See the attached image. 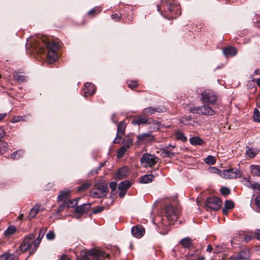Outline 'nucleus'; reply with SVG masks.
<instances>
[{"label":"nucleus","mask_w":260,"mask_h":260,"mask_svg":"<svg viewBox=\"0 0 260 260\" xmlns=\"http://www.w3.org/2000/svg\"><path fill=\"white\" fill-rule=\"evenodd\" d=\"M29 46L31 48L32 51L38 53H44L46 47L48 51L46 57V61L48 63H53L58 58L56 51L58 49V45L53 41L48 42L46 37L38 38V40H34L31 42L30 41H28L26 47Z\"/></svg>","instance_id":"nucleus-1"},{"label":"nucleus","mask_w":260,"mask_h":260,"mask_svg":"<svg viewBox=\"0 0 260 260\" xmlns=\"http://www.w3.org/2000/svg\"><path fill=\"white\" fill-rule=\"evenodd\" d=\"M157 10L165 18L171 19L177 18L181 14L180 7L176 0H162L157 5Z\"/></svg>","instance_id":"nucleus-2"},{"label":"nucleus","mask_w":260,"mask_h":260,"mask_svg":"<svg viewBox=\"0 0 260 260\" xmlns=\"http://www.w3.org/2000/svg\"><path fill=\"white\" fill-rule=\"evenodd\" d=\"M45 231V229H41L38 238H37L35 241H34V239L35 238L34 234H29L19 246V248L20 251L24 252L27 249H29L30 254H32L38 248L41 242V240L44 236Z\"/></svg>","instance_id":"nucleus-3"},{"label":"nucleus","mask_w":260,"mask_h":260,"mask_svg":"<svg viewBox=\"0 0 260 260\" xmlns=\"http://www.w3.org/2000/svg\"><path fill=\"white\" fill-rule=\"evenodd\" d=\"M101 257H105V253L100 249L95 248L85 252L78 260H99Z\"/></svg>","instance_id":"nucleus-4"},{"label":"nucleus","mask_w":260,"mask_h":260,"mask_svg":"<svg viewBox=\"0 0 260 260\" xmlns=\"http://www.w3.org/2000/svg\"><path fill=\"white\" fill-rule=\"evenodd\" d=\"M217 100L215 93L210 90H205L201 94V100L204 104H214Z\"/></svg>","instance_id":"nucleus-5"},{"label":"nucleus","mask_w":260,"mask_h":260,"mask_svg":"<svg viewBox=\"0 0 260 260\" xmlns=\"http://www.w3.org/2000/svg\"><path fill=\"white\" fill-rule=\"evenodd\" d=\"M158 158L150 153L144 154L140 159L141 164L145 168L151 167L157 161Z\"/></svg>","instance_id":"nucleus-6"},{"label":"nucleus","mask_w":260,"mask_h":260,"mask_svg":"<svg viewBox=\"0 0 260 260\" xmlns=\"http://www.w3.org/2000/svg\"><path fill=\"white\" fill-rule=\"evenodd\" d=\"M165 213L167 219L170 221L169 224H172L171 222L176 220L178 218L177 209L171 205H167L166 207Z\"/></svg>","instance_id":"nucleus-7"},{"label":"nucleus","mask_w":260,"mask_h":260,"mask_svg":"<svg viewBox=\"0 0 260 260\" xmlns=\"http://www.w3.org/2000/svg\"><path fill=\"white\" fill-rule=\"evenodd\" d=\"M108 192L107 186L100 185L90 191V195L94 198H102L106 196Z\"/></svg>","instance_id":"nucleus-8"},{"label":"nucleus","mask_w":260,"mask_h":260,"mask_svg":"<svg viewBox=\"0 0 260 260\" xmlns=\"http://www.w3.org/2000/svg\"><path fill=\"white\" fill-rule=\"evenodd\" d=\"M221 205V201L219 198L215 197L209 198L206 201V206L213 210H218Z\"/></svg>","instance_id":"nucleus-9"},{"label":"nucleus","mask_w":260,"mask_h":260,"mask_svg":"<svg viewBox=\"0 0 260 260\" xmlns=\"http://www.w3.org/2000/svg\"><path fill=\"white\" fill-rule=\"evenodd\" d=\"M154 141V136L150 133H143L137 136V142L139 145H147Z\"/></svg>","instance_id":"nucleus-10"},{"label":"nucleus","mask_w":260,"mask_h":260,"mask_svg":"<svg viewBox=\"0 0 260 260\" xmlns=\"http://www.w3.org/2000/svg\"><path fill=\"white\" fill-rule=\"evenodd\" d=\"M241 173L236 169H230L223 170L220 174V176L225 179H232L239 177Z\"/></svg>","instance_id":"nucleus-11"},{"label":"nucleus","mask_w":260,"mask_h":260,"mask_svg":"<svg viewBox=\"0 0 260 260\" xmlns=\"http://www.w3.org/2000/svg\"><path fill=\"white\" fill-rule=\"evenodd\" d=\"M126 127V123L124 121H121L118 125L117 128V135L114 143H119L120 140L124 135Z\"/></svg>","instance_id":"nucleus-12"},{"label":"nucleus","mask_w":260,"mask_h":260,"mask_svg":"<svg viewBox=\"0 0 260 260\" xmlns=\"http://www.w3.org/2000/svg\"><path fill=\"white\" fill-rule=\"evenodd\" d=\"M90 203L83 204L81 206H77L75 208L76 215H75L76 218H79L84 213L86 212L90 208Z\"/></svg>","instance_id":"nucleus-13"},{"label":"nucleus","mask_w":260,"mask_h":260,"mask_svg":"<svg viewBox=\"0 0 260 260\" xmlns=\"http://www.w3.org/2000/svg\"><path fill=\"white\" fill-rule=\"evenodd\" d=\"M131 232L133 236L140 238L144 235L145 229L142 225H137L132 228Z\"/></svg>","instance_id":"nucleus-14"},{"label":"nucleus","mask_w":260,"mask_h":260,"mask_svg":"<svg viewBox=\"0 0 260 260\" xmlns=\"http://www.w3.org/2000/svg\"><path fill=\"white\" fill-rule=\"evenodd\" d=\"M95 90V88L93 84L91 83L87 82L84 85L83 92L85 96L92 95Z\"/></svg>","instance_id":"nucleus-15"},{"label":"nucleus","mask_w":260,"mask_h":260,"mask_svg":"<svg viewBox=\"0 0 260 260\" xmlns=\"http://www.w3.org/2000/svg\"><path fill=\"white\" fill-rule=\"evenodd\" d=\"M129 174V169L126 167H123L119 169L116 174V178L117 179H122L126 177Z\"/></svg>","instance_id":"nucleus-16"},{"label":"nucleus","mask_w":260,"mask_h":260,"mask_svg":"<svg viewBox=\"0 0 260 260\" xmlns=\"http://www.w3.org/2000/svg\"><path fill=\"white\" fill-rule=\"evenodd\" d=\"M249 254L247 251H242L236 255L231 256L228 260H243L248 258Z\"/></svg>","instance_id":"nucleus-17"},{"label":"nucleus","mask_w":260,"mask_h":260,"mask_svg":"<svg viewBox=\"0 0 260 260\" xmlns=\"http://www.w3.org/2000/svg\"><path fill=\"white\" fill-rule=\"evenodd\" d=\"M147 123L150 124L151 121H149V119L145 117H142L141 116H138L135 117L132 121V124L133 125L145 124Z\"/></svg>","instance_id":"nucleus-18"},{"label":"nucleus","mask_w":260,"mask_h":260,"mask_svg":"<svg viewBox=\"0 0 260 260\" xmlns=\"http://www.w3.org/2000/svg\"><path fill=\"white\" fill-rule=\"evenodd\" d=\"M164 109L160 108L150 107L145 108L143 111L144 115H150L155 112H162Z\"/></svg>","instance_id":"nucleus-19"},{"label":"nucleus","mask_w":260,"mask_h":260,"mask_svg":"<svg viewBox=\"0 0 260 260\" xmlns=\"http://www.w3.org/2000/svg\"><path fill=\"white\" fill-rule=\"evenodd\" d=\"M214 114V111L209 106L203 105L201 106V114L207 116H212Z\"/></svg>","instance_id":"nucleus-20"},{"label":"nucleus","mask_w":260,"mask_h":260,"mask_svg":"<svg viewBox=\"0 0 260 260\" xmlns=\"http://www.w3.org/2000/svg\"><path fill=\"white\" fill-rule=\"evenodd\" d=\"M249 169L252 176L260 178V165H251Z\"/></svg>","instance_id":"nucleus-21"},{"label":"nucleus","mask_w":260,"mask_h":260,"mask_svg":"<svg viewBox=\"0 0 260 260\" xmlns=\"http://www.w3.org/2000/svg\"><path fill=\"white\" fill-rule=\"evenodd\" d=\"M254 237H255L257 240H260V230H256L254 234L250 233L246 236H245L243 240L246 242H248L252 239Z\"/></svg>","instance_id":"nucleus-22"},{"label":"nucleus","mask_w":260,"mask_h":260,"mask_svg":"<svg viewBox=\"0 0 260 260\" xmlns=\"http://www.w3.org/2000/svg\"><path fill=\"white\" fill-rule=\"evenodd\" d=\"M71 191L68 189H65L64 190L60 192L58 196V200L59 201H65L67 200L70 196Z\"/></svg>","instance_id":"nucleus-23"},{"label":"nucleus","mask_w":260,"mask_h":260,"mask_svg":"<svg viewBox=\"0 0 260 260\" xmlns=\"http://www.w3.org/2000/svg\"><path fill=\"white\" fill-rule=\"evenodd\" d=\"M154 178L152 174L145 175L139 178V182L141 183H148L152 182Z\"/></svg>","instance_id":"nucleus-24"},{"label":"nucleus","mask_w":260,"mask_h":260,"mask_svg":"<svg viewBox=\"0 0 260 260\" xmlns=\"http://www.w3.org/2000/svg\"><path fill=\"white\" fill-rule=\"evenodd\" d=\"M223 53L226 57L233 56L236 54L237 51L235 48L229 47L223 50Z\"/></svg>","instance_id":"nucleus-25"},{"label":"nucleus","mask_w":260,"mask_h":260,"mask_svg":"<svg viewBox=\"0 0 260 260\" xmlns=\"http://www.w3.org/2000/svg\"><path fill=\"white\" fill-rule=\"evenodd\" d=\"M258 153V150L252 147H247L246 148V153L249 157H254Z\"/></svg>","instance_id":"nucleus-26"},{"label":"nucleus","mask_w":260,"mask_h":260,"mask_svg":"<svg viewBox=\"0 0 260 260\" xmlns=\"http://www.w3.org/2000/svg\"><path fill=\"white\" fill-rule=\"evenodd\" d=\"M190 143L193 145H202L204 141L202 139L198 137H193L189 139Z\"/></svg>","instance_id":"nucleus-27"},{"label":"nucleus","mask_w":260,"mask_h":260,"mask_svg":"<svg viewBox=\"0 0 260 260\" xmlns=\"http://www.w3.org/2000/svg\"><path fill=\"white\" fill-rule=\"evenodd\" d=\"M24 154V151L22 150H17L13 152L11 156V158L14 160H17L21 158Z\"/></svg>","instance_id":"nucleus-28"},{"label":"nucleus","mask_w":260,"mask_h":260,"mask_svg":"<svg viewBox=\"0 0 260 260\" xmlns=\"http://www.w3.org/2000/svg\"><path fill=\"white\" fill-rule=\"evenodd\" d=\"M133 139L129 136H126L123 141V146L128 149L132 145Z\"/></svg>","instance_id":"nucleus-29"},{"label":"nucleus","mask_w":260,"mask_h":260,"mask_svg":"<svg viewBox=\"0 0 260 260\" xmlns=\"http://www.w3.org/2000/svg\"><path fill=\"white\" fill-rule=\"evenodd\" d=\"M16 231V228L14 225H11L7 228L4 232L5 237H9L10 236L14 234Z\"/></svg>","instance_id":"nucleus-30"},{"label":"nucleus","mask_w":260,"mask_h":260,"mask_svg":"<svg viewBox=\"0 0 260 260\" xmlns=\"http://www.w3.org/2000/svg\"><path fill=\"white\" fill-rule=\"evenodd\" d=\"M14 79L19 82L22 83L26 80L25 76L23 75L17 73H14L13 75Z\"/></svg>","instance_id":"nucleus-31"},{"label":"nucleus","mask_w":260,"mask_h":260,"mask_svg":"<svg viewBox=\"0 0 260 260\" xmlns=\"http://www.w3.org/2000/svg\"><path fill=\"white\" fill-rule=\"evenodd\" d=\"M39 212V207L37 205L35 206L32 208L31 209L30 212L28 216V218L29 220H31L34 218L37 214Z\"/></svg>","instance_id":"nucleus-32"},{"label":"nucleus","mask_w":260,"mask_h":260,"mask_svg":"<svg viewBox=\"0 0 260 260\" xmlns=\"http://www.w3.org/2000/svg\"><path fill=\"white\" fill-rule=\"evenodd\" d=\"M180 244L184 248H189L192 244V241L189 238H185L180 241Z\"/></svg>","instance_id":"nucleus-33"},{"label":"nucleus","mask_w":260,"mask_h":260,"mask_svg":"<svg viewBox=\"0 0 260 260\" xmlns=\"http://www.w3.org/2000/svg\"><path fill=\"white\" fill-rule=\"evenodd\" d=\"M130 183L127 180H124L122 181L118 186L119 190H127V189L130 187Z\"/></svg>","instance_id":"nucleus-34"},{"label":"nucleus","mask_w":260,"mask_h":260,"mask_svg":"<svg viewBox=\"0 0 260 260\" xmlns=\"http://www.w3.org/2000/svg\"><path fill=\"white\" fill-rule=\"evenodd\" d=\"M19 255L17 251L15 253L10 254V253H5L2 256V257L4 258V260H13L15 257H17Z\"/></svg>","instance_id":"nucleus-35"},{"label":"nucleus","mask_w":260,"mask_h":260,"mask_svg":"<svg viewBox=\"0 0 260 260\" xmlns=\"http://www.w3.org/2000/svg\"><path fill=\"white\" fill-rule=\"evenodd\" d=\"M205 162L210 165H213L215 162V159L214 156L212 155H208L204 159Z\"/></svg>","instance_id":"nucleus-36"},{"label":"nucleus","mask_w":260,"mask_h":260,"mask_svg":"<svg viewBox=\"0 0 260 260\" xmlns=\"http://www.w3.org/2000/svg\"><path fill=\"white\" fill-rule=\"evenodd\" d=\"M253 119V120L255 122H260V113L259 111L256 108H255L254 110Z\"/></svg>","instance_id":"nucleus-37"},{"label":"nucleus","mask_w":260,"mask_h":260,"mask_svg":"<svg viewBox=\"0 0 260 260\" xmlns=\"http://www.w3.org/2000/svg\"><path fill=\"white\" fill-rule=\"evenodd\" d=\"M176 137L178 140H181L182 142L186 141L187 140L186 137L184 135L180 132H177L175 133Z\"/></svg>","instance_id":"nucleus-38"},{"label":"nucleus","mask_w":260,"mask_h":260,"mask_svg":"<svg viewBox=\"0 0 260 260\" xmlns=\"http://www.w3.org/2000/svg\"><path fill=\"white\" fill-rule=\"evenodd\" d=\"M242 183L248 188H252L253 183H252L249 180V178H243L242 180Z\"/></svg>","instance_id":"nucleus-39"},{"label":"nucleus","mask_w":260,"mask_h":260,"mask_svg":"<svg viewBox=\"0 0 260 260\" xmlns=\"http://www.w3.org/2000/svg\"><path fill=\"white\" fill-rule=\"evenodd\" d=\"M79 199L80 198H77L74 200H71L69 201L66 204L67 208H69L70 207L76 206Z\"/></svg>","instance_id":"nucleus-40"},{"label":"nucleus","mask_w":260,"mask_h":260,"mask_svg":"<svg viewBox=\"0 0 260 260\" xmlns=\"http://www.w3.org/2000/svg\"><path fill=\"white\" fill-rule=\"evenodd\" d=\"M127 149V148H126L125 147H124V146H122L117 151V157H121Z\"/></svg>","instance_id":"nucleus-41"},{"label":"nucleus","mask_w":260,"mask_h":260,"mask_svg":"<svg viewBox=\"0 0 260 260\" xmlns=\"http://www.w3.org/2000/svg\"><path fill=\"white\" fill-rule=\"evenodd\" d=\"M161 153L164 156L172 157L174 156V153L173 152H170L165 148L162 149Z\"/></svg>","instance_id":"nucleus-42"},{"label":"nucleus","mask_w":260,"mask_h":260,"mask_svg":"<svg viewBox=\"0 0 260 260\" xmlns=\"http://www.w3.org/2000/svg\"><path fill=\"white\" fill-rule=\"evenodd\" d=\"M201 106H197V107L190 108L189 109V111L192 113L200 114H201Z\"/></svg>","instance_id":"nucleus-43"},{"label":"nucleus","mask_w":260,"mask_h":260,"mask_svg":"<svg viewBox=\"0 0 260 260\" xmlns=\"http://www.w3.org/2000/svg\"><path fill=\"white\" fill-rule=\"evenodd\" d=\"M7 146V143L2 140H0V153H3L5 151Z\"/></svg>","instance_id":"nucleus-44"},{"label":"nucleus","mask_w":260,"mask_h":260,"mask_svg":"<svg viewBox=\"0 0 260 260\" xmlns=\"http://www.w3.org/2000/svg\"><path fill=\"white\" fill-rule=\"evenodd\" d=\"M234 203L230 200L226 201L224 204V207L228 209H232L234 207Z\"/></svg>","instance_id":"nucleus-45"},{"label":"nucleus","mask_w":260,"mask_h":260,"mask_svg":"<svg viewBox=\"0 0 260 260\" xmlns=\"http://www.w3.org/2000/svg\"><path fill=\"white\" fill-rule=\"evenodd\" d=\"M90 186V183H85L83 184L80 186L78 188L77 190L78 191H81L82 190H84L87 188H88Z\"/></svg>","instance_id":"nucleus-46"},{"label":"nucleus","mask_w":260,"mask_h":260,"mask_svg":"<svg viewBox=\"0 0 260 260\" xmlns=\"http://www.w3.org/2000/svg\"><path fill=\"white\" fill-rule=\"evenodd\" d=\"M191 118L189 116H185L182 117L180 119V122L184 124H189V123H185L186 121H189L191 120Z\"/></svg>","instance_id":"nucleus-47"},{"label":"nucleus","mask_w":260,"mask_h":260,"mask_svg":"<svg viewBox=\"0 0 260 260\" xmlns=\"http://www.w3.org/2000/svg\"><path fill=\"white\" fill-rule=\"evenodd\" d=\"M220 192L223 196H226L230 192V189L225 187H223L220 189Z\"/></svg>","instance_id":"nucleus-48"},{"label":"nucleus","mask_w":260,"mask_h":260,"mask_svg":"<svg viewBox=\"0 0 260 260\" xmlns=\"http://www.w3.org/2000/svg\"><path fill=\"white\" fill-rule=\"evenodd\" d=\"M24 119L22 116H15L13 117V118L12 119V122L13 123H15V122H19L21 121H24Z\"/></svg>","instance_id":"nucleus-49"},{"label":"nucleus","mask_w":260,"mask_h":260,"mask_svg":"<svg viewBox=\"0 0 260 260\" xmlns=\"http://www.w3.org/2000/svg\"><path fill=\"white\" fill-rule=\"evenodd\" d=\"M46 238L48 240H53L55 238V234L53 232L50 231L46 235Z\"/></svg>","instance_id":"nucleus-50"},{"label":"nucleus","mask_w":260,"mask_h":260,"mask_svg":"<svg viewBox=\"0 0 260 260\" xmlns=\"http://www.w3.org/2000/svg\"><path fill=\"white\" fill-rule=\"evenodd\" d=\"M121 15L118 14H112L111 16L112 19H113L114 20H115V21H119L121 19Z\"/></svg>","instance_id":"nucleus-51"},{"label":"nucleus","mask_w":260,"mask_h":260,"mask_svg":"<svg viewBox=\"0 0 260 260\" xmlns=\"http://www.w3.org/2000/svg\"><path fill=\"white\" fill-rule=\"evenodd\" d=\"M138 85V83L136 81H130L128 83V86L130 88L133 89Z\"/></svg>","instance_id":"nucleus-52"},{"label":"nucleus","mask_w":260,"mask_h":260,"mask_svg":"<svg viewBox=\"0 0 260 260\" xmlns=\"http://www.w3.org/2000/svg\"><path fill=\"white\" fill-rule=\"evenodd\" d=\"M209 170V171L212 173L217 174V173H219V172H220L219 170L215 167H210Z\"/></svg>","instance_id":"nucleus-53"},{"label":"nucleus","mask_w":260,"mask_h":260,"mask_svg":"<svg viewBox=\"0 0 260 260\" xmlns=\"http://www.w3.org/2000/svg\"><path fill=\"white\" fill-rule=\"evenodd\" d=\"M254 201L256 206L260 209V194L255 198Z\"/></svg>","instance_id":"nucleus-54"},{"label":"nucleus","mask_w":260,"mask_h":260,"mask_svg":"<svg viewBox=\"0 0 260 260\" xmlns=\"http://www.w3.org/2000/svg\"><path fill=\"white\" fill-rule=\"evenodd\" d=\"M101 11V9H98L97 8H94L93 9H92V10H90L88 12V15H92V14L95 13V12H98V13H99V12H100Z\"/></svg>","instance_id":"nucleus-55"},{"label":"nucleus","mask_w":260,"mask_h":260,"mask_svg":"<svg viewBox=\"0 0 260 260\" xmlns=\"http://www.w3.org/2000/svg\"><path fill=\"white\" fill-rule=\"evenodd\" d=\"M109 187L112 191H114L117 187V183L115 182H111L109 184Z\"/></svg>","instance_id":"nucleus-56"},{"label":"nucleus","mask_w":260,"mask_h":260,"mask_svg":"<svg viewBox=\"0 0 260 260\" xmlns=\"http://www.w3.org/2000/svg\"><path fill=\"white\" fill-rule=\"evenodd\" d=\"M252 188L260 191V183H254L252 185Z\"/></svg>","instance_id":"nucleus-57"},{"label":"nucleus","mask_w":260,"mask_h":260,"mask_svg":"<svg viewBox=\"0 0 260 260\" xmlns=\"http://www.w3.org/2000/svg\"><path fill=\"white\" fill-rule=\"evenodd\" d=\"M104 210V208L102 207H99L93 210V213H98L102 212Z\"/></svg>","instance_id":"nucleus-58"},{"label":"nucleus","mask_w":260,"mask_h":260,"mask_svg":"<svg viewBox=\"0 0 260 260\" xmlns=\"http://www.w3.org/2000/svg\"><path fill=\"white\" fill-rule=\"evenodd\" d=\"M126 190H119V196L121 198H123L126 193Z\"/></svg>","instance_id":"nucleus-59"},{"label":"nucleus","mask_w":260,"mask_h":260,"mask_svg":"<svg viewBox=\"0 0 260 260\" xmlns=\"http://www.w3.org/2000/svg\"><path fill=\"white\" fill-rule=\"evenodd\" d=\"M105 162H102L100 164V166L98 167V168L95 171V172H94V173H96L98 172V171L101 169V168L102 167H103L104 165H105ZM91 173H93V172L92 171L91 172Z\"/></svg>","instance_id":"nucleus-60"},{"label":"nucleus","mask_w":260,"mask_h":260,"mask_svg":"<svg viewBox=\"0 0 260 260\" xmlns=\"http://www.w3.org/2000/svg\"><path fill=\"white\" fill-rule=\"evenodd\" d=\"M151 123H152L155 125V128H158L159 127L160 122L157 121H152V122H151Z\"/></svg>","instance_id":"nucleus-61"},{"label":"nucleus","mask_w":260,"mask_h":260,"mask_svg":"<svg viewBox=\"0 0 260 260\" xmlns=\"http://www.w3.org/2000/svg\"><path fill=\"white\" fill-rule=\"evenodd\" d=\"M256 75H260V70L259 69H256L254 71V73L252 75L253 76H256Z\"/></svg>","instance_id":"nucleus-62"},{"label":"nucleus","mask_w":260,"mask_h":260,"mask_svg":"<svg viewBox=\"0 0 260 260\" xmlns=\"http://www.w3.org/2000/svg\"><path fill=\"white\" fill-rule=\"evenodd\" d=\"M60 260H70V258L67 255H62Z\"/></svg>","instance_id":"nucleus-63"},{"label":"nucleus","mask_w":260,"mask_h":260,"mask_svg":"<svg viewBox=\"0 0 260 260\" xmlns=\"http://www.w3.org/2000/svg\"><path fill=\"white\" fill-rule=\"evenodd\" d=\"M256 106L260 108V96H259L256 100Z\"/></svg>","instance_id":"nucleus-64"}]
</instances>
